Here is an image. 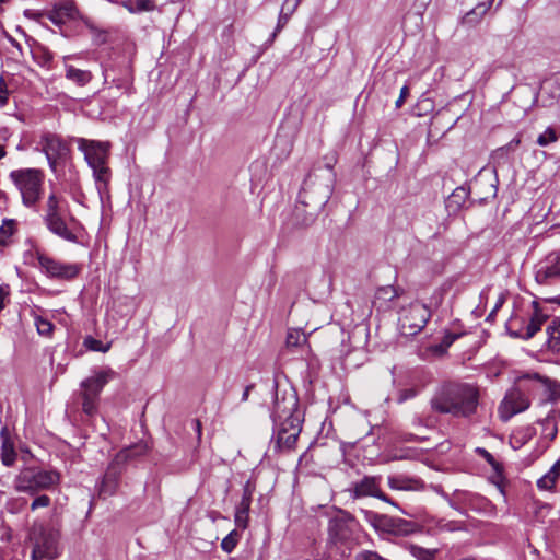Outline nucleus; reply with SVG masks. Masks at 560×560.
I'll return each mask as SVG.
<instances>
[{
  "label": "nucleus",
  "mask_w": 560,
  "mask_h": 560,
  "mask_svg": "<svg viewBox=\"0 0 560 560\" xmlns=\"http://www.w3.org/2000/svg\"><path fill=\"white\" fill-rule=\"evenodd\" d=\"M42 221L55 236L69 243H79V222L68 200L56 191L48 195L42 207Z\"/></svg>",
  "instance_id": "obj_2"
},
{
  "label": "nucleus",
  "mask_w": 560,
  "mask_h": 560,
  "mask_svg": "<svg viewBox=\"0 0 560 560\" xmlns=\"http://www.w3.org/2000/svg\"><path fill=\"white\" fill-rule=\"evenodd\" d=\"M530 405L527 395L521 388L510 389L499 406L502 420L508 421L516 413L525 411Z\"/></svg>",
  "instance_id": "obj_16"
},
{
  "label": "nucleus",
  "mask_w": 560,
  "mask_h": 560,
  "mask_svg": "<svg viewBox=\"0 0 560 560\" xmlns=\"http://www.w3.org/2000/svg\"><path fill=\"white\" fill-rule=\"evenodd\" d=\"M22 197V203L35 208L43 195L44 173L37 168H20L9 174Z\"/></svg>",
  "instance_id": "obj_5"
},
{
  "label": "nucleus",
  "mask_w": 560,
  "mask_h": 560,
  "mask_svg": "<svg viewBox=\"0 0 560 560\" xmlns=\"http://www.w3.org/2000/svg\"><path fill=\"white\" fill-rule=\"evenodd\" d=\"M110 142L96 141L84 138L78 139V148L84 154V160L89 166L108 163L110 154Z\"/></svg>",
  "instance_id": "obj_14"
},
{
  "label": "nucleus",
  "mask_w": 560,
  "mask_h": 560,
  "mask_svg": "<svg viewBox=\"0 0 560 560\" xmlns=\"http://www.w3.org/2000/svg\"><path fill=\"white\" fill-rule=\"evenodd\" d=\"M35 325H36L38 334L42 336L48 337L51 335V332L54 330V324L43 317H36Z\"/></svg>",
  "instance_id": "obj_40"
},
{
  "label": "nucleus",
  "mask_w": 560,
  "mask_h": 560,
  "mask_svg": "<svg viewBox=\"0 0 560 560\" xmlns=\"http://www.w3.org/2000/svg\"><path fill=\"white\" fill-rule=\"evenodd\" d=\"M84 346L89 350L103 352V353L107 352L110 349V343L104 345L101 340L95 339L93 337H86L84 339Z\"/></svg>",
  "instance_id": "obj_38"
},
{
  "label": "nucleus",
  "mask_w": 560,
  "mask_h": 560,
  "mask_svg": "<svg viewBox=\"0 0 560 560\" xmlns=\"http://www.w3.org/2000/svg\"><path fill=\"white\" fill-rule=\"evenodd\" d=\"M534 436V429L532 427L518 428L513 431L510 436V445L514 448H521Z\"/></svg>",
  "instance_id": "obj_27"
},
{
  "label": "nucleus",
  "mask_w": 560,
  "mask_h": 560,
  "mask_svg": "<svg viewBox=\"0 0 560 560\" xmlns=\"http://www.w3.org/2000/svg\"><path fill=\"white\" fill-rule=\"evenodd\" d=\"M500 305H501V302H499V303L495 305V307L493 308V312H497V310L500 307Z\"/></svg>",
  "instance_id": "obj_59"
},
{
  "label": "nucleus",
  "mask_w": 560,
  "mask_h": 560,
  "mask_svg": "<svg viewBox=\"0 0 560 560\" xmlns=\"http://www.w3.org/2000/svg\"><path fill=\"white\" fill-rule=\"evenodd\" d=\"M558 140V136L552 128H547L541 135L537 138V144L540 147H546L550 143H553Z\"/></svg>",
  "instance_id": "obj_39"
},
{
  "label": "nucleus",
  "mask_w": 560,
  "mask_h": 560,
  "mask_svg": "<svg viewBox=\"0 0 560 560\" xmlns=\"http://www.w3.org/2000/svg\"><path fill=\"white\" fill-rule=\"evenodd\" d=\"M49 20L57 25L65 24L68 21L63 15H61L56 5H54L52 10L49 13Z\"/></svg>",
  "instance_id": "obj_44"
},
{
  "label": "nucleus",
  "mask_w": 560,
  "mask_h": 560,
  "mask_svg": "<svg viewBox=\"0 0 560 560\" xmlns=\"http://www.w3.org/2000/svg\"><path fill=\"white\" fill-rule=\"evenodd\" d=\"M240 540V534L237 530H232L228 536H225L221 541V548L225 552L230 553L234 550L237 542Z\"/></svg>",
  "instance_id": "obj_36"
},
{
  "label": "nucleus",
  "mask_w": 560,
  "mask_h": 560,
  "mask_svg": "<svg viewBox=\"0 0 560 560\" xmlns=\"http://www.w3.org/2000/svg\"><path fill=\"white\" fill-rule=\"evenodd\" d=\"M302 418H293L273 422L275 425V447L279 452H290L294 450L298 438L302 431Z\"/></svg>",
  "instance_id": "obj_9"
},
{
  "label": "nucleus",
  "mask_w": 560,
  "mask_h": 560,
  "mask_svg": "<svg viewBox=\"0 0 560 560\" xmlns=\"http://www.w3.org/2000/svg\"><path fill=\"white\" fill-rule=\"evenodd\" d=\"M37 260L40 269L50 278L71 280L81 271V267L78 264L62 262L44 254H38Z\"/></svg>",
  "instance_id": "obj_13"
},
{
  "label": "nucleus",
  "mask_w": 560,
  "mask_h": 560,
  "mask_svg": "<svg viewBox=\"0 0 560 560\" xmlns=\"http://www.w3.org/2000/svg\"><path fill=\"white\" fill-rule=\"evenodd\" d=\"M65 71L66 78L80 86L86 85L92 80L90 71L78 69L71 65H66Z\"/></svg>",
  "instance_id": "obj_26"
},
{
  "label": "nucleus",
  "mask_w": 560,
  "mask_h": 560,
  "mask_svg": "<svg viewBox=\"0 0 560 560\" xmlns=\"http://www.w3.org/2000/svg\"><path fill=\"white\" fill-rule=\"evenodd\" d=\"M560 277V253L549 254L540 261L535 271V280L539 284H549Z\"/></svg>",
  "instance_id": "obj_17"
},
{
  "label": "nucleus",
  "mask_w": 560,
  "mask_h": 560,
  "mask_svg": "<svg viewBox=\"0 0 560 560\" xmlns=\"http://www.w3.org/2000/svg\"><path fill=\"white\" fill-rule=\"evenodd\" d=\"M560 420V415L552 413L549 415L542 422L544 427V434L549 440H553L557 436L558 433V423Z\"/></svg>",
  "instance_id": "obj_34"
},
{
  "label": "nucleus",
  "mask_w": 560,
  "mask_h": 560,
  "mask_svg": "<svg viewBox=\"0 0 560 560\" xmlns=\"http://www.w3.org/2000/svg\"><path fill=\"white\" fill-rule=\"evenodd\" d=\"M494 313H495V312H493V311H492V312L489 314L488 319H489L490 317H493V314H494Z\"/></svg>",
  "instance_id": "obj_61"
},
{
  "label": "nucleus",
  "mask_w": 560,
  "mask_h": 560,
  "mask_svg": "<svg viewBox=\"0 0 560 560\" xmlns=\"http://www.w3.org/2000/svg\"><path fill=\"white\" fill-rule=\"evenodd\" d=\"M254 488L250 482H246L243 488V495L240 503L236 506L234 522L237 527L245 529L248 526L249 510L253 499Z\"/></svg>",
  "instance_id": "obj_18"
},
{
  "label": "nucleus",
  "mask_w": 560,
  "mask_h": 560,
  "mask_svg": "<svg viewBox=\"0 0 560 560\" xmlns=\"http://www.w3.org/2000/svg\"><path fill=\"white\" fill-rule=\"evenodd\" d=\"M301 339L304 341L305 337L299 332H289L287 337V343L288 346H298Z\"/></svg>",
  "instance_id": "obj_46"
},
{
  "label": "nucleus",
  "mask_w": 560,
  "mask_h": 560,
  "mask_svg": "<svg viewBox=\"0 0 560 560\" xmlns=\"http://www.w3.org/2000/svg\"><path fill=\"white\" fill-rule=\"evenodd\" d=\"M55 5L58 8L61 15H63L68 21L74 20L79 14L77 4L73 0H60Z\"/></svg>",
  "instance_id": "obj_35"
},
{
  "label": "nucleus",
  "mask_w": 560,
  "mask_h": 560,
  "mask_svg": "<svg viewBox=\"0 0 560 560\" xmlns=\"http://www.w3.org/2000/svg\"><path fill=\"white\" fill-rule=\"evenodd\" d=\"M298 407L299 398L292 389L283 390L281 393L277 389L271 411L273 422L302 418Z\"/></svg>",
  "instance_id": "obj_12"
},
{
  "label": "nucleus",
  "mask_w": 560,
  "mask_h": 560,
  "mask_svg": "<svg viewBox=\"0 0 560 560\" xmlns=\"http://www.w3.org/2000/svg\"><path fill=\"white\" fill-rule=\"evenodd\" d=\"M97 398L95 396H88V394L82 393V409L86 415H93L96 411V402Z\"/></svg>",
  "instance_id": "obj_41"
},
{
  "label": "nucleus",
  "mask_w": 560,
  "mask_h": 560,
  "mask_svg": "<svg viewBox=\"0 0 560 560\" xmlns=\"http://www.w3.org/2000/svg\"><path fill=\"white\" fill-rule=\"evenodd\" d=\"M50 505V498L46 494L38 495L31 503V510H37L39 508H47Z\"/></svg>",
  "instance_id": "obj_43"
},
{
  "label": "nucleus",
  "mask_w": 560,
  "mask_h": 560,
  "mask_svg": "<svg viewBox=\"0 0 560 560\" xmlns=\"http://www.w3.org/2000/svg\"><path fill=\"white\" fill-rule=\"evenodd\" d=\"M479 404V390L466 383L443 386L431 399V408L439 413L456 418H469L476 413Z\"/></svg>",
  "instance_id": "obj_1"
},
{
  "label": "nucleus",
  "mask_w": 560,
  "mask_h": 560,
  "mask_svg": "<svg viewBox=\"0 0 560 560\" xmlns=\"http://www.w3.org/2000/svg\"><path fill=\"white\" fill-rule=\"evenodd\" d=\"M114 375H115V372L110 369L95 372L94 375L84 380L81 383V387L83 388L82 393L88 394V396L90 395V396L98 397L103 387L107 384V382Z\"/></svg>",
  "instance_id": "obj_19"
},
{
  "label": "nucleus",
  "mask_w": 560,
  "mask_h": 560,
  "mask_svg": "<svg viewBox=\"0 0 560 560\" xmlns=\"http://www.w3.org/2000/svg\"><path fill=\"white\" fill-rule=\"evenodd\" d=\"M254 388V385L250 384V385H247L243 392V395H242V401H246L248 399V396H249V393L250 390Z\"/></svg>",
  "instance_id": "obj_54"
},
{
  "label": "nucleus",
  "mask_w": 560,
  "mask_h": 560,
  "mask_svg": "<svg viewBox=\"0 0 560 560\" xmlns=\"http://www.w3.org/2000/svg\"><path fill=\"white\" fill-rule=\"evenodd\" d=\"M431 316L430 310L422 303L413 302L399 312V327L404 335L415 336L420 332Z\"/></svg>",
  "instance_id": "obj_8"
},
{
  "label": "nucleus",
  "mask_w": 560,
  "mask_h": 560,
  "mask_svg": "<svg viewBox=\"0 0 560 560\" xmlns=\"http://www.w3.org/2000/svg\"><path fill=\"white\" fill-rule=\"evenodd\" d=\"M93 171V177L95 179L96 189L102 197L108 188V184L110 180L112 172L108 167L107 163H103L100 165L90 166Z\"/></svg>",
  "instance_id": "obj_22"
},
{
  "label": "nucleus",
  "mask_w": 560,
  "mask_h": 560,
  "mask_svg": "<svg viewBox=\"0 0 560 560\" xmlns=\"http://www.w3.org/2000/svg\"><path fill=\"white\" fill-rule=\"evenodd\" d=\"M408 95H409V88L407 85H404L400 90L399 97L395 104L397 108H400L402 106V104L405 103Z\"/></svg>",
  "instance_id": "obj_47"
},
{
  "label": "nucleus",
  "mask_w": 560,
  "mask_h": 560,
  "mask_svg": "<svg viewBox=\"0 0 560 560\" xmlns=\"http://www.w3.org/2000/svg\"><path fill=\"white\" fill-rule=\"evenodd\" d=\"M544 322L545 316L538 311H535V313L530 316L527 325L520 332H517L516 336L524 339L534 337L535 334L540 329Z\"/></svg>",
  "instance_id": "obj_24"
},
{
  "label": "nucleus",
  "mask_w": 560,
  "mask_h": 560,
  "mask_svg": "<svg viewBox=\"0 0 560 560\" xmlns=\"http://www.w3.org/2000/svg\"><path fill=\"white\" fill-rule=\"evenodd\" d=\"M364 521L378 534L380 537L390 539L393 537H407L418 532L417 523L381 514L371 510H361Z\"/></svg>",
  "instance_id": "obj_4"
},
{
  "label": "nucleus",
  "mask_w": 560,
  "mask_h": 560,
  "mask_svg": "<svg viewBox=\"0 0 560 560\" xmlns=\"http://www.w3.org/2000/svg\"><path fill=\"white\" fill-rule=\"evenodd\" d=\"M375 498H377V499H380V500H382V501H384V502H387V503H389V504H392V505H394V506H397V504H396L394 501H392V500H390V498H389L388 495H386L385 493H383V492L381 491V489L378 490V492H377V494L375 495Z\"/></svg>",
  "instance_id": "obj_52"
},
{
  "label": "nucleus",
  "mask_w": 560,
  "mask_h": 560,
  "mask_svg": "<svg viewBox=\"0 0 560 560\" xmlns=\"http://www.w3.org/2000/svg\"><path fill=\"white\" fill-rule=\"evenodd\" d=\"M148 452V445L145 443H137L129 447L119 451L112 463L109 464L104 479L102 481L100 492L112 495L117 487V479L121 472L124 465L138 456H142Z\"/></svg>",
  "instance_id": "obj_7"
},
{
  "label": "nucleus",
  "mask_w": 560,
  "mask_h": 560,
  "mask_svg": "<svg viewBox=\"0 0 560 560\" xmlns=\"http://www.w3.org/2000/svg\"><path fill=\"white\" fill-rule=\"evenodd\" d=\"M398 296H399L398 289L395 288L394 285L381 287L377 289V291L375 293L374 305L380 303V307H381L383 302L384 303L390 302Z\"/></svg>",
  "instance_id": "obj_32"
},
{
  "label": "nucleus",
  "mask_w": 560,
  "mask_h": 560,
  "mask_svg": "<svg viewBox=\"0 0 560 560\" xmlns=\"http://www.w3.org/2000/svg\"><path fill=\"white\" fill-rule=\"evenodd\" d=\"M354 527H355L354 517L347 512H340L335 517L329 520V523H328L329 541L335 545L350 544L353 540Z\"/></svg>",
  "instance_id": "obj_11"
},
{
  "label": "nucleus",
  "mask_w": 560,
  "mask_h": 560,
  "mask_svg": "<svg viewBox=\"0 0 560 560\" xmlns=\"http://www.w3.org/2000/svg\"><path fill=\"white\" fill-rule=\"evenodd\" d=\"M419 550L425 555V558H430V557H432V555H431V552H430V551H428V550H423V549H421V548H419Z\"/></svg>",
  "instance_id": "obj_57"
},
{
  "label": "nucleus",
  "mask_w": 560,
  "mask_h": 560,
  "mask_svg": "<svg viewBox=\"0 0 560 560\" xmlns=\"http://www.w3.org/2000/svg\"><path fill=\"white\" fill-rule=\"evenodd\" d=\"M8 90L5 85H2V80H0V106H4L8 103Z\"/></svg>",
  "instance_id": "obj_49"
},
{
  "label": "nucleus",
  "mask_w": 560,
  "mask_h": 560,
  "mask_svg": "<svg viewBox=\"0 0 560 560\" xmlns=\"http://www.w3.org/2000/svg\"><path fill=\"white\" fill-rule=\"evenodd\" d=\"M546 334L547 349L560 357V317H555L548 323Z\"/></svg>",
  "instance_id": "obj_21"
},
{
  "label": "nucleus",
  "mask_w": 560,
  "mask_h": 560,
  "mask_svg": "<svg viewBox=\"0 0 560 560\" xmlns=\"http://www.w3.org/2000/svg\"><path fill=\"white\" fill-rule=\"evenodd\" d=\"M492 4V0H489L488 2H482L477 4L472 10L467 12L465 16L463 18L464 24H474L477 23L490 9Z\"/></svg>",
  "instance_id": "obj_31"
},
{
  "label": "nucleus",
  "mask_w": 560,
  "mask_h": 560,
  "mask_svg": "<svg viewBox=\"0 0 560 560\" xmlns=\"http://www.w3.org/2000/svg\"><path fill=\"white\" fill-rule=\"evenodd\" d=\"M513 143H515V145L520 144V139L513 140L509 145H512Z\"/></svg>",
  "instance_id": "obj_58"
},
{
  "label": "nucleus",
  "mask_w": 560,
  "mask_h": 560,
  "mask_svg": "<svg viewBox=\"0 0 560 560\" xmlns=\"http://www.w3.org/2000/svg\"><path fill=\"white\" fill-rule=\"evenodd\" d=\"M301 1L302 0H284L282 9L279 14L277 26L273 33L271 34V40H273L278 33L284 27L290 16L295 12L298 7L300 5Z\"/></svg>",
  "instance_id": "obj_23"
},
{
  "label": "nucleus",
  "mask_w": 560,
  "mask_h": 560,
  "mask_svg": "<svg viewBox=\"0 0 560 560\" xmlns=\"http://www.w3.org/2000/svg\"><path fill=\"white\" fill-rule=\"evenodd\" d=\"M195 425H196V430H197V433H198V436L201 435V423L199 420H195Z\"/></svg>",
  "instance_id": "obj_55"
},
{
  "label": "nucleus",
  "mask_w": 560,
  "mask_h": 560,
  "mask_svg": "<svg viewBox=\"0 0 560 560\" xmlns=\"http://www.w3.org/2000/svg\"><path fill=\"white\" fill-rule=\"evenodd\" d=\"M327 177L318 180L315 172H311L299 194V205L295 207V217L300 219V212H304L301 223L307 225L315 220L317 213L329 201L334 191V175L330 165L326 166Z\"/></svg>",
  "instance_id": "obj_3"
},
{
  "label": "nucleus",
  "mask_w": 560,
  "mask_h": 560,
  "mask_svg": "<svg viewBox=\"0 0 560 560\" xmlns=\"http://www.w3.org/2000/svg\"><path fill=\"white\" fill-rule=\"evenodd\" d=\"M378 481L380 478L377 477L365 476L363 479L352 485V488L350 489L352 497L355 499L363 497L375 498L380 490Z\"/></svg>",
  "instance_id": "obj_20"
},
{
  "label": "nucleus",
  "mask_w": 560,
  "mask_h": 560,
  "mask_svg": "<svg viewBox=\"0 0 560 560\" xmlns=\"http://www.w3.org/2000/svg\"><path fill=\"white\" fill-rule=\"evenodd\" d=\"M4 2V0H0V3Z\"/></svg>",
  "instance_id": "obj_62"
},
{
  "label": "nucleus",
  "mask_w": 560,
  "mask_h": 560,
  "mask_svg": "<svg viewBox=\"0 0 560 560\" xmlns=\"http://www.w3.org/2000/svg\"><path fill=\"white\" fill-rule=\"evenodd\" d=\"M121 5L130 13L149 12L155 9L153 0H124Z\"/></svg>",
  "instance_id": "obj_30"
},
{
  "label": "nucleus",
  "mask_w": 560,
  "mask_h": 560,
  "mask_svg": "<svg viewBox=\"0 0 560 560\" xmlns=\"http://www.w3.org/2000/svg\"><path fill=\"white\" fill-rule=\"evenodd\" d=\"M34 547L31 560H54L58 557L57 535L52 532L40 529L38 535L32 537Z\"/></svg>",
  "instance_id": "obj_15"
},
{
  "label": "nucleus",
  "mask_w": 560,
  "mask_h": 560,
  "mask_svg": "<svg viewBox=\"0 0 560 560\" xmlns=\"http://www.w3.org/2000/svg\"><path fill=\"white\" fill-rule=\"evenodd\" d=\"M18 222L14 219H4L0 225V249L8 246L16 232Z\"/></svg>",
  "instance_id": "obj_28"
},
{
  "label": "nucleus",
  "mask_w": 560,
  "mask_h": 560,
  "mask_svg": "<svg viewBox=\"0 0 560 560\" xmlns=\"http://www.w3.org/2000/svg\"><path fill=\"white\" fill-rule=\"evenodd\" d=\"M407 458H409V455L407 452L399 453V454H393L390 456V459H393V460H402V459H407Z\"/></svg>",
  "instance_id": "obj_53"
},
{
  "label": "nucleus",
  "mask_w": 560,
  "mask_h": 560,
  "mask_svg": "<svg viewBox=\"0 0 560 560\" xmlns=\"http://www.w3.org/2000/svg\"><path fill=\"white\" fill-rule=\"evenodd\" d=\"M466 197H467L466 189L463 187H458L453 191L451 199H452V201L456 202L459 206L466 199Z\"/></svg>",
  "instance_id": "obj_45"
},
{
  "label": "nucleus",
  "mask_w": 560,
  "mask_h": 560,
  "mask_svg": "<svg viewBox=\"0 0 560 560\" xmlns=\"http://www.w3.org/2000/svg\"><path fill=\"white\" fill-rule=\"evenodd\" d=\"M60 481V475L56 470H45L38 467H25L15 476L13 486L18 492L36 494L43 490H49Z\"/></svg>",
  "instance_id": "obj_6"
},
{
  "label": "nucleus",
  "mask_w": 560,
  "mask_h": 560,
  "mask_svg": "<svg viewBox=\"0 0 560 560\" xmlns=\"http://www.w3.org/2000/svg\"><path fill=\"white\" fill-rule=\"evenodd\" d=\"M355 560H388L373 550H362L355 555Z\"/></svg>",
  "instance_id": "obj_42"
},
{
  "label": "nucleus",
  "mask_w": 560,
  "mask_h": 560,
  "mask_svg": "<svg viewBox=\"0 0 560 560\" xmlns=\"http://www.w3.org/2000/svg\"><path fill=\"white\" fill-rule=\"evenodd\" d=\"M9 295L7 288L0 285V312L5 307V298Z\"/></svg>",
  "instance_id": "obj_51"
},
{
  "label": "nucleus",
  "mask_w": 560,
  "mask_h": 560,
  "mask_svg": "<svg viewBox=\"0 0 560 560\" xmlns=\"http://www.w3.org/2000/svg\"><path fill=\"white\" fill-rule=\"evenodd\" d=\"M7 152L4 145L0 144V160L5 156Z\"/></svg>",
  "instance_id": "obj_56"
},
{
  "label": "nucleus",
  "mask_w": 560,
  "mask_h": 560,
  "mask_svg": "<svg viewBox=\"0 0 560 560\" xmlns=\"http://www.w3.org/2000/svg\"><path fill=\"white\" fill-rule=\"evenodd\" d=\"M388 486L393 490H418L422 487V483L416 479L388 477Z\"/></svg>",
  "instance_id": "obj_29"
},
{
  "label": "nucleus",
  "mask_w": 560,
  "mask_h": 560,
  "mask_svg": "<svg viewBox=\"0 0 560 560\" xmlns=\"http://www.w3.org/2000/svg\"><path fill=\"white\" fill-rule=\"evenodd\" d=\"M504 150H505V148H500V149L498 150V153H502V152H504Z\"/></svg>",
  "instance_id": "obj_60"
},
{
  "label": "nucleus",
  "mask_w": 560,
  "mask_h": 560,
  "mask_svg": "<svg viewBox=\"0 0 560 560\" xmlns=\"http://www.w3.org/2000/svg\"><path fill=\"white\" fill-rule=\"evenodd\" d=\"M560 477V459H558L552 467L537 480V487L541 490H551L558 478Z\"/></svg>",
  "instance_id": "obj_25"
},
{
  "label": "nucleus",
  "mask_w": 560,
  "mask_h": 560,
  "mask_svg": "<svg viewBox=\"0 0 560 560\" xmlns=\"http://www.w3.org/2000/svg\"><path fill=\"white\" fill-rule=\"evenodd\" d=\"M37 150L46 155L52 171H56L58 162L63 161L69 153V147L61 137L51 132H43L40 135Z\"/></svg>",
  "instance_id": "obj_10"
},
{
  "label": "nucleus",
  "mask_w": 560,
  "mask_h": 560,
  "mask_svg": "<svg viewBox=\"0 0 560 560\" xmlns=\"http://www.w3.org/2000/svg\"><path fill=\"white\" fill-rule=\"evenodd\" d=\"M401 440L405 442H421L424 440V438L418 436L412 433H405L404 435H401Z\"/></svg>",
  "instance_id": "obj_50"
},
{
  "label": "nucleus",
  "mask_w": 560,
  "mask_h": 560,
  "mask_svg": "<svg viewBox=\"0 0 560 560\" xmlns=\"http://www.w3.org/2000/svg\"><path fill=\"white\" fill-rule=\"evenodd\" d=\"M457 338V334L446 332L442 339V346L448 348Z\"/></svg>",
  "instance_id": "obj_48"
},
{
  "label": "nucleus",
  "mask_w": 560,
  "mask_h": 560,
  "mask_svg": "<svg viewBox=\"0 0 560 560\" xmlns=\"http://www.w3.org/2000/svg\"><path fill=\"white\" fill-rule=\"evenodd\" d=\"M1 436L3 438L1 447V460L4 466L10 467L15 462L16 453L14 451L13 444L10 443L7 438H4V429L1 431Z\"/></svg>",
  "instance_id": "obj_33"
},
{
  "label": "nucleus",
  "mask_w": 560,
  "mask_h": 560,
  "mask_svg": "<svg viewBox=\"0 0 560 560\" xmlns=\"http://www.w3.org/2000/svg\"><path fill=\"white\" fill-rule=\"evenodd\" d=\"M476 453L479 454L497 474L502 472V465L486 448L477 447Z\"/></svg>",
  "instance_id": "obj_37"
}]
</instances>
